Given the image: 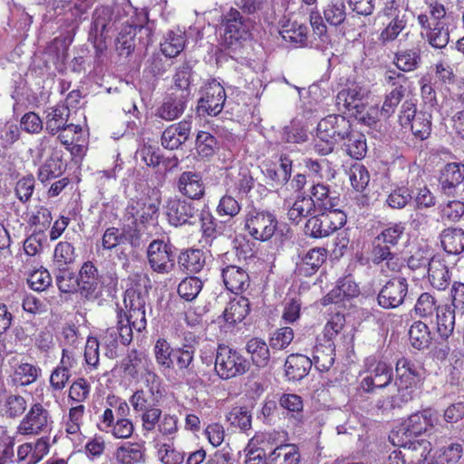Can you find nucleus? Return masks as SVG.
<instances>
[{
  "label": "nucleus",
  "instance_id": "52",
  "mask_svg": "<svg viewBox=\"0 0 464 464\" xmlns=\"http://www.w3.org/2000/svg\"><path fill=\"white\" fill-rule=\"evenodd\" d=\"M64 170L63 163L59 157H50L38 169V179L45 183L52 179H55L63 174Z\"/></svg>",
  "mask_w": 464,
  "mask_h": 464
},
{
  "label": "nucleus",
  "instance_id": "14",
  "mask_svg": "<svg viewBox=\"0 0 464 464\" xmlns=\"http://www.w3.org/2000/svg\"><path fill=\"white\" fill-rule=\"evenodd\" d=\"M408 293V283L404 277H393L389 280L378 294L380 306L393 309L401 305Z\"/></svg>",
  "mask_w": 464,
  "mask_h": 464
},
{
  "label": "nucleus",
  "instance_id": "31",
  "mask_svg": "<svg viewBox=\"0 0 464 464\" xmlns=\"http://www.w3.org/2000/svg\"><path fill=\"white\" fill-rule=\"evenodd\" d=\"M326 260V250L323 247H314L307 251L297 263L300 274L305 276L314 274Z\"/></svg>",
  "mask_w": 464,
  "mask_h": 464
},
{
  "label": "nucleus",
  "instance_id": "32",
  "mask_svg": "<svg viewBox=\"0 0 464 464\" xmlns=\"http://www.w3.org/2000/svg\"><path fill=\"white\" fill-rule=\"evenodd\" d=\"M42 370L29 362H19L14 366L12 382L16 386H28L37 381Z\"/></svg>",
  "mask_w": 464,
  "mask_h": 464
},
{
  "label": "nucleus",
  "instance_id": "15",
  "mask_svg": "<svg viewBox=\"0 0 464 464\" xmlns=\"http://www.w3.org/2000/svg\"><path fill=\"white\" fill-rule=\"evenodd\" d=\"M50 419L49 411L40 402H35L31 405L17 426V433L21 435H37L47 428Z\"/></svg>",
  "mask_w": 464,
  "mask_h": 464
},
{
  "label": "nucleus",
  "instance_id": "28",
  "mask_svg": "<svg viewBox=\"0 0 464 464\" xmlns=\"http://www.w3.org/2000/svg\"><path fill=\"white\" fill-rule=\"evenodd\" d=\"M312 365L309 357L300 353L291 354L285 362V375L288 380L300 381L308 374Z\"/></svg>",
  "mask_w": 464,
  "mask_h": 464
},
{
  "label": "nucleus",
  "instance_id": "3",
  "mask_svg": "<svg viewBox=\"0 0 464 464\" xmlns=\"http://www.w3.org/2000/svg\"><path fill=\"white\" fill-rule=\"evenodd\" d=\"M117 282V278L111 275H99L98 269L92 262H85L79 272L80 293L90 301L100 298L103 291L111 295Z\"/></svg>",
  "mask_w": 464,
  "mask_h": 464
},
{
  "label": "nucleus",
  "instance_id": "40",
  "mask_svg": "<svg viewBox=\"0 0 464 464\" xmlns=\"http://www.w3.org/2000/svg\"><path fill=\"white\" fill-rule=\"evenodd\" d=\"M342 143L343 150L353 159L362 160L366 155V138L359 131L352 130Z\"/></svg>",
  "mask_w": 464,
  "mask_h": 464
},
{
  "label": "nucleus",
  "instance_id": "6",
  "mask_svg": "<svg viewBox=\"0 0 464 464\" xmlns=\"http://www.w3.org/2000/svg\"><path fill=\"white\" fill-rule=\"evenodd\" d=\"M249 369V362L237 350L219 344L217 348L215 371L223 380L243 375Z\"/></svg>",
  "mask_w": 464,
  "mask_h": 464
},
{
  "label": "nucleus",
  "instance_id": "33",
  "mask_svg": "<svg viewBox=\"0 0 464 464\" xmlns=\"http://www.w3.org/2000/svg\"><path fill=\"white\" fill-rule=\"evenodd\" d=\"M250 312V303L245 296L239 295L227 304L223 313L224 319L228 324L243 321Z\"/></svg>",
  "mask_w": 464,
  "mask_h": 464
},
{
  "label": "nucleus",
  "instance_id": "26",
  "mask_svg": "<svg viewBox=\"0 0 464 464\" xmlns=\"http://www.w3.org/2000/svg\"><path fill=\"white\" fill-rule=\"evenodd\" d=\"M420 379V367L407 358H401L396 363V378L394 384L397 387H414Z\"/></svg>",
  "mask_w": 464,
  "mask_h": 464
},
{
  "label": "nucleus",
  "instance_id": "64",
  "mask_svg": "<svg viewBox=\"0 0 464 464\" xmlns=\"http://www.w3.org/2000/svg\"><path fill=\"white\" fill-rule=\"evenodd\" d=\"M463 455V445L459 442L450 443L441 450L438 457L440 464H457Z\"/></svg>",
  "mask_w": 464,
  "mask_h": 464
},
{
  "label": "nucleus",
  "instance_id": "60",
  "mask_svg": "<svg viewBox=\"0 0 464 464\" xmlns=\"http://www.w3.org/2000/svg\"><path fill=\"white\" fill-rule=\"evenodd\" d=\"M35 179L33 175H26L19 179L14 186V194L22 203H27L34 193Z\"/></svg>",
  "mask_w": 464,
  "mask_h": 464
},
{
  "label": "nucleus",
  "instance_id": "63",
  "mask_svg": "<svg viewBox=\"0 0 464 464\" xmlns=\"http://www.w3.org/2000/svg\"><path fill=\"white\" fill-rule=\"evenodd\" d=\"M251 413L246 407H234L227 415L228 421L233 426H237L243 430L251 428Z\"/></svg>",
  "mask_w": 464,
  "mask_h": 464
},
{
  "label": "nucleus",
  "instance_id": "17",
  "mask_svg": "<svg viewBox=\"0 0 464 464\" xmlns=\"http://www.w3.org/2000/svg\"><path fill=\"white\" fill-rule=\"evenodd\" d=\"M366 90L360 86H353L340 91L336 96V106L340 112L348 113L351 117L358 116L360 110H365L363 98Z\"/></svg>",
  "mask_w": 464,
  "mask_h": 464
},
{
  "label": "nucleus",
  "instance_id": "57",
  "mask_svg": "<svg viewBox=\"0 0 464 464\" xmlns=\"http://www.w3.org/2000/svg\"><path fill=\"white\" fill-rule=\"evenodd\" d=\"M203 286L202 281L196 276L184 278L178 286V294L186 301H193L200 293Z\"/></svg>",
  "mask_w": 464,
  "mask_h": 464
},
{
  "label": "nucleus",
  "instance_id": "23",
  "mask_svg": "<svg viewBox=\"0 0 464 464\" xmlns=\"http://www.w3.org/2000/svg\"><path fill=\"white\" fill-rule=\"evenodd\" d=\"M334 194L324 184L314 185L311 189V198L316 205V211H342L339 208L340 198Z\"/></svg>",
  "mask_w": 464,
  "mask_h": 464
},
{
  "label": "nucleus",
  "instance_id": "1",
  "mask_svg": "<svg viewBox=\"0 0 464 464\" xmlns=\"http://www.w3.org/2000/svg\"><path fill=\"white\" fill-rule=\"evenodd\" d=\"M437 420L436 413L431 409L412 413L392 431L390 440L394 446L419 451L420 457H426L431 450V444L417 438L430 435Z\"/></svg>",
  "mask_w": 464,
  "mask_h": 464
},
{
  "label": "nucleus",
  "instance_id": "2",
  "mask_svg": "<svg viewBox=\"0 0 464 464\" xmlns=\"http://www.w3.org/2000/svg\"><path fill=\"white\" fill-rule=\"evenodd\" d=\"M350 121L340 114H330L322 119L316 129L314 150L322 155L331 153L336 143L347 138L352 130Z\"/></svg>",
  "mask_w": 464,
  "mask_h": 464
},
{
  "label": "nucleus",
  "instance_id": "25",
  "mask_svg": "<svg viewBox=\"0 0 464 464\" xmlns=\"http://www.w3.org/2000/svg\"><path fill=\"white\" fill-rule=\"evenodd\" d=\"M222 278L227 289L236 294L246 290L250 285L246 271L237 266L222 268Z\"/></svg>",
  "mask_w": 464,
  "mask_h": 464
},
{
  "label": "nucleus",
  "instance_id": "30",
  "mask_svg": "<svg viewBox=\"0 0 464 464\" xmlns=\"http://www.w3.org/2000/svg\"><path fill=\"white\" fill-rule=\"evenodd\" d=\"M393 63L399 71L403 72H411L417 70L421 63L420 49L411 48L396 52Z\"/></svg>",
  "mask_w": 464,
  "mask_h": 464
},
{
  "label": "nucleus",
  "instance_id": "58",
  "mask_svg": "<svg viewBox=\"0 0 464 464\" xmlns=\"http://www.w3.org/2000/svg\"><path fill=\"white\" fill-rule=\"evenodd\" d=\"M157 456L163 464H181L184 453L176 450L172 443H158Z\"/></svg>",
  "mask_w": 464,
  "mask_h": 464
},
{
  "label": "nucleus",
  "instance_id": "22",
  "mask_svg": "<svg viewBox=\"0 0 464 464\" xmlns=\"http://www.w3.org/2000/svg\"><path fill=\"white\" fill-rule=\"evenodd\" d=\"M191 131V122L181 121L179 123L169 126L161 135V145L168 150H176L184 144Z\"/></svg>",
  "mask_w": 464,
  "mask_h": 464
},
{
  "label": "nucleus",
  "instance_id": "10",
  "mask_svg": "<svg viewBox=\"0 0 464 464\" xmlns=\"http://www.w3.org/2000/svg\"><path fill=\"white\" fill-rule=\"evenodd\" d=\"M147 257L150 268L160 274L169 273L175 265L173 246L163 240H153L149 245Z\"/></svg>",
  "mask_w": 464,
  "mask_h": 464
},
{
  "label": "nucleus",
  "instance_id": "8",
  "mask_svg": "<svg viewBox=\"0 0 464 464\" xmlns=\"http://www.w3.org/2000/svg\"><path fill=\"white\" fill-rule=\"evenodd\" d=\"M249 19L242 16L237 9L231 8L226 15V24L221 45L227 50L237 51L241 41L248 35Z\"/></svg>",
  "mask_w": 464,
  "mask_h": 464
},
{
  "label": "nucleus",
  "instance_id": "19",
  "mask_svg": "<svg viewBox=\"0 0 464 464\" xmlns=\"http://www.w3.org/2000/svg\"><path fill=\"white\" fill-rule=\"evenodd\" d=\"M166 208L169 222L175 227L191 224V219L195 218L198 213V209L191 202L179 198H169Z\"/></svg>",
  "mask_w": 464,
  "mask_h": 464
},
{
  "label": "nucleus",
  "instance_id": "11",
  "mask_svg": "<svg viewBox=\"0 0 464 464\" xmlns=\"http://www.w3.org/2000/svg\"><path fill=\"white\" fill-rule=\"evenodd\" d=\"M112 15L113 12L109 6H101L93 11L89 40L97 52L106 49L107 34L111 27Z\"/></svg>",
  "mask_w": 464,
  "mask_h": 464
},
{
  "label": "nucleus",
  "instance_id": "13",
  "mask_svg": "<svg viewBox=\"0 0 464 464\" xmlns=\"http://www.w3.org/2000/svg\"><path fill=\"white\" fill-rule=\"evenodd\" d=\"M195 353L196 348L191 344H183L181 347L174 349L173 361L177 367V372L189 385H197L200 382L195 365Z\"/></svg>",
  "mask_w": 464,
  "mask_h": 464
},
{
  "label": "nucleus",
  "instance_id": "5",
  "mask_svg": "<svg viewBox=\"0 0 464 464\" xmlns=\"http://www.w3.org/2000/svg\"><path fill=\"white\" fill-rule=\"evenodd\" d=\"M384 16L390 19L379 35L382 44L395 41L399 35L407 29L411 21L408 9L396 0H389L382 8Z\"/></svg>",
  "mask_w": 464,
  "mask_h": 464
},
{
  "label": "nucleus",
  "instance_id": "21",
  "mask_svg": "<svg viewBox=\"0 0 464 464\" xmlns=\"http://www.w3.org/2000/svg\"><path fill=\"white\" fill-rule=\"evenodd\" d=\"M176 188L180 194L193 200L201 199L205 195L202 175L197 171L182 172L176 181Z\"/></svg>",
  "mask_w": 464,
  "mask_h": 464
},
{
  "label": "nucleus",
  "instance_id": "54",
  "mask_svg": "<svg viewBox=\"0 0 464 464\" xmlns=\"http://www.w3.org/2000/svg\"><path fill=\"white\" fill-rule=\"evenodd\" d=\"M426 39L433 48H445L450 42L449 27L444 23H434L427 32Z\"/></svg>",
  "mask_w": 464,
  "mask_h": 464
},
{
  "label": "nucleus",
  "instance_id": "56",
  "mask_svg": "<svg viewBox=\"0 0 464 464\" xmlns=\"http://www.w3.org/2000/svg\"><path fill=\"white\" fill-rule=\"evenodd\" d=\"M75 252L73 246L67 242H59L53 253V263L55 267H66L75 260Z\"/></svg>",
  "mask_w": 464,
  "mask_h": 464
},
{
  "label": "nucleus",
  "instance_id": "36",
  "mask_svg": "<svg viewBox=\"0 0 464 464\" xmlns=\"http://www.w3.org/2000/svg\"><path fill=\"white\" fill-rule=\"evenodd\" d=\"M27 409L26 400L19 394H6L1 401L0 411L6 419H17Z\"/></svg>",
  "mask_w": 464,
  "mask_h": 464
},
{
  "label": "nucleus",
  "instance_id": "34",
  "mask_svg": "<svg viewBox=\"0 0 464 464\" xmlns=\"http://www.w3.org/2000/svg\"><path fill=\"white\" fill-rule=\"evenodd\" d=\"M69 113L68 107L64 105H57L51 108L46 116V131L51 135H55L60 130H67Z\"/></svg>",
  "mask_w": 464,
  "mask_h": 464
},
{
  "label": "nucleus",
  "instance_id": "59",
  "mask_svg": "<svg viewBox=\"0 0 464 464\" xmlns=\"http://www.w3.org/2000/svg\"><path fill=\"white\" fill-rule=\"evenodd\" d=\"M434 256L436 255H432L429 249H418L408 258V267L413 271L420 270L425 275Z\"/></svg>",
  "mask_w": 464,
  "mask_h": 464
},
{
  "label": "nucleus",
  "instance_id": "49",
  "mask_svg": "<svg viewBox=\"0 0 464 464\" xmlns=\"http://www.w3.org/2000/svg\"><path fill=\"white\" fill-rule=\"evenodd\" d=\"M359 293L358 285L352 276H345L338 281L336 287L328 295V298L337 303L345 297H354Z\"/></svg>",
  "mask_w": 464,
  "mask_h": 464
},
{
  "label": "nucleus",
  "instance_id": "16",
  "mask_svg": "<svg viewBox=\"0 0 464 464\" xmlns=\"http://www.w3.org/2000/svg\"><path fill=\"white\" fill-rule=\"evenodd\" d=\"M372 262L380 266L382 274L396 273L400 271L402 262L397 253L392 251L389 245H383L372 240L370 254Z\"/></svg>",
  "mask_w": 464,
  "mask_h": 464
},
{
  "label": "nucleus",
  "instance_id": "48",
  "mask_svg": "<svg viewBox=\"0 0 464 464\" xmlns=\"http://www.w3.org/2000/svg\"><path fill=\"white\" fill-rule=\"evenodd\" d=\"M315 207L311 196H298L288 210V218L292 221L298 222L301 218L317 212Z\"/></svg>",
  "mask_w": 464,
  "mask_h": 464
},
{
  "label": "nucleus",
  "instance_id": "53",
  "mask_svg": "<svg viewBox=\"0 0 464 464\" xmlns=\"http://www.w3.org/2000/svg\"><path fill=\"white\" fill-rule=\"evenodd\" d=\"M55 277L58 288L63 293H72L79 287V276H75L70 266L56 267Z\"/></svg>",
  "mask_w": 464,
  "mask_h": 464
},
{
  "label": "nucleus",
  "instance_id": "42",
  "mask_svg": "<svg viewBox=\"0 0 464 464\" xmlns=\"http://www.w3.org/2000/svg\"><path fill=\"white\" fill-rule=\"evenodd\" d=\"M192 65L185 62L176 69V72L173 75L174 91L179 95L187 98H190V84L192 78Z\"/></svg>",
  "mask_w": 464,
  "mask_h": 464
},
{
  "label": "nucleus",
  "instance_id": "20",
  "mask_svg": "<svg viewBox=\"0 0 464 464\" xmlns=\"http://www.w3.org/2000/svg\"><path fill=\"white\" fill-rule=\"evenodd\" d=\"M392 368L384 362H378L369 374L362 378L360 389L365 392H372L375 389H382L388 386L392 380Z\"/></svg>",
  "mask_w": 464,
  "mask_h": 464
},
{
  "label": "nucleus",
  "instance_id": "27",
  "mask_svg": "<svg viewBox=\"0 0 464 464\" xmlns=\"http://www.w3.org/2000/svg\"><path fill=\"white\" fill-rule=\"evenodd\" d=\"M426 274L430 285L438 290H445L450 283V275L448 266L440 256H434L430 263Z\"/></svg>",
  "mask_w": 464,
  "mask_h": 464
},
{
  "label": "nucleus",
  "instance_id": "46",
  "mask_svg": "<svg viewBox=\"0 0 464 464\" xmlns=\"http://www.w3.org/2000/svg\"><path fill=\"white\" fill-rule=\"evenodd\" d=\"M246 351L251 354L254 364L257 367H266L270 361V352L265 341L253 338L246 343Z\"/></svg>",
  "mask_w": 464,
  "mask_h": 464
},
{
  "label": "nucleus",
  "instance_id": "61",
  "mask_svg": "<svg viewBox=\"0 0 464 464\" xmlns=\"http://www.w3.org/2000/svg\"><path fill=\"white\" fill-rule=\"evenodd\" d=\"M260 436L253 437L246 448L245 464H269L265 450L258 448Z\"/></svg>",
  "mask_w": 464,
  "mask_h": 464
},
{
  "label": "nucleus",
  "instance_id": "55",
  "mask_svg": "<svg viewBox=\"0 0 464 464\" xmlns=\"http://www.w3.org/2000/svg\"><path fill=\"white\" fill-rule=\"evenodd\" d=\"M409 338L411 345L418 350L428 347L430 340L428 326L420 321L413 323L409 330Z\"/></svg>",
  "mask_w": 464,
  "mask_h": 464
},
{
  "label": "nucleus",
  "instance_id": "44",
  "mask_svg": "<svg viewBox=\"0 0 464 464\" xmlns=\"http://www.w3.org/2000/svg\"><path fill=\"white\" fill-rule=\"evenodd\" d=\"M455 326V311L449 305L440 306L437 309L438 333L443 339H448L453 333Z\"/></svg>",
  "mask_w": 464,
  "mask_h": 464
},
{
  "label": "nucleus",
  "instance_id": "35",
  "mask_svg": "<svg viewBox=\"0 0 464 464\" xmlns=\"http://www.w3.org/2000/svg\"><path fill=\"white\" fill-rule=\"evenodd\" d=\"M144 449L138 443H124L114 452V458L118 464H138L144 461Z\"/></svg>",
  "mask_w": 464,
  "mask_h": 464
},
{
  "label": "nucleus",
  "instance_id": "4",
  "mask_svg": "<svg viewBox=\"0 0 464 464\" xmlns=\"http://www.w3.org/2000/svg\"><path fill=\"white\" fill-rule=\"evenodd\" d=\"M399 122L403 129H410L418 140H427L431 133V114L426 111H417L412 100H406L400 111Z\"/></svg>",
  "mask_w": 464,
  "mask_h": 464
},
{
  "label": "nucleus",
  "instance_id": "12",
  "mask_svg": "<svg viewBox=\"0 0 464 464\" xmlns=\"http://www.w3.org/2000/svg\"><path fill=\"white\" fill-rule=\"evenodd\" d=\"M224 87L217 81L208 82L198 102L197 111L199 115L217 116L224 107L226 102Z\"/></svg>",
  "mask_w": 464,
  "mask_h": 464
},
{
  "label": "nucleus",
  "instance_id": "51",
  "mask_svg": "<svg viewBox=\"0 0 464 464\" xmlns=\"http://www.w3.org/2000/svg\"><path fill=\"white\" fill-rule=\"evenodd\" d=\"M154 356L157 363L164 368L170 370L174 366V349L171 348L169 342L164 338H160L157 340L154 345Z\"/></svg>",
  "mask_w": 464,
  "mask_h": 464
},
{
  "label": "nucleus",
  "instance_id": "7",
  "mask_svg": "<svg viewBox=\"0 0 464 464\" xmlns=\"http://www.w3.org/2000/svg\"><path fill=\"white\" fill-rule=\"evenodd\" d=\"M317 212L304 226V233L311 237H326L346 223V214L343 211Z\"/></svg>",
  "mask_w": 464,
  "mask_h": 464
},
{
  "label": "nucleus",
  "instance_id": "47",
  "mask_svg": "<svg viewBox=\"0 0 464 464\" xmlns=\"http://www.w3.org/2000/svg\"><path fill=\"white\" fill-rule=\"evenodd\" d=\"M149 363L148 358L145 354L139 353L136 350H131L128 355L121 361V368L124 373L132 379L139 376V372L142 367H146Z\"/></svg>",
  "mask_w": 464,
  "mask_h": 464
},
{
  "label": "nucleus",
  "instance_id": "41",
  "mask_svg": "<svg viewBox=\"0 0 464 464\" xmlns=\"http://www.w3.org/2000/svg\"><path fill=\"white\" fill-rule=\"evenodd\" d=\"M269 464H298L300 454L294 444H282L276 447L267 457Z\"/></svg>",
  "mask_w": 464,
  "mask_h": 464
},
{
  "label": "nucleus",
  "instance_id": "37",
  "mask_svg": "<svg viewBox=\"0 0 464 464\" xmlns=\"http://www.w3.org/2000/svg\"><path fill=\"white\" fill-rule=\"evenodd\" d=\"M159 402L153 387L139 389L130 398V403L136 413L153 409L159 406Z\"/></svg>",
  "mask_w": 464,
  "mask_h": 464
},
{
  "label": "nucleus",
  "instance_id": "29",
  "mask_svg": "<svg viewBox=\"0 0 464 464\" xmlns=\"http://www.w3.org/2000/svg\"><path fill=\"white\" fill-rule=\"evenodd\" d=\"M334 344L332 340L316 344L313 352L312 362L320 372H327L334 362Z\"/></svg>",
  "mask_w": 464,
  "mask_h": 464
},
{
  "label": "nucleus",
  "instance_id": "39",
  "mask_svg": "<svg viewBox=\"0 0 464 464\" xmlns=\"http://www.w3.org/2000/svg\"><path fill=\"white\" fill-rule=\"evenodd\" d=\"M441 246L449 254L458 255L464 251V230L449 227L440 236Z\"/></svg>",
  "mask_w": 464,
  "mask_h": 464
},
{
  "label": "nucleus",
  "instance_id": "18",
  "mask_svg": "<svg viewBox=\"0 0 464 464\" xmlns=\"http://www.w3.org/2000/svg\"><path fill=\"white\" fill-rule=\"evenodd\" d=\"M441 192L448 197H455L460 188H464V165L448 163L440 177Z\"/></svg>",
  "mask_w": 464,
  "mask_h": 464
},
{
  "label": "nucleus",
  "instance_id": "24",
  "mask_svg": "<svg viewBox=\"0 0 464 464\" xmlns=\"http://www.w3.org/2000/svg\"><path fill=\"white\" fill-rule=\"evenodd\" d=\"M188 98L172 92L158 108L156 115L165 121H174L185 111Z\"/></svg>",
  "mask_w": 464,
  "mask_h": 464
},
{
  "label": "nucleus",
  "instance_id": "50",
  "mask_svg": "<svg viewBox=\"0 0 464 464\" xmlns=\"http://www.w3.org/2000/svg\"><path fill=\"white\" fill-rule=\"evenodd\" d=\"M185 47V34L181 31L168 33L165 41L160 44L161 52L166 57L178 56Z\"/></svg>",
  "mask_w": 464,
  "mask_h": 464
},
{
  "label": "nucleus",
  "instance_id": "45",
  "mask_svg": "<svg viewBox=\"0 0 464 464\" xmlns=\"http://www.w3.org/2000/svg\"><path fill=\"white\" fill-rule=\"evenodd\" d=\"M292 174V160L286 155L280 157V164L266 169V177L276 186L285 185Z\"/></svg>",
  "mask_w": 464,
  "mask_h": 464
},
{
  "label": "nucleus",
  "instance_id": "38",
  "mask_svg": "<svg viewBox=\"0 0 464 464\" xmlns=\"http://www.w3.org/2000/svg\"><path fill=\"white\" fill-rule=\"evenodd\" d=\"M205 255L199 249H187L179 256V266L188 274H196L205 266Z\"/></svg>",
  "mask_w": 464,
  "mask_h": 464
},
{
  "label": "nucleus",
  "instance_id": "62",
  "mask_svg": "<svg viewBox=\"0 0 464 464\" xmlns=\"http://www.w3.org/2000/svg\"><path fill=\"white\" fill-rule=\"evenodd\" d=\"M52 214L48 208L39 205L29 216L28 224L39 228L40 231L46 229L52 222Z\"/></svg>",
  "mask_w": 464,
  "mask_h": 464
},
{
  "label": "nucleus",
  "instance_id": "9",
  "mask_svg": "<svg viewBox=\"0 0 464 464\" xmlns=\"http://www.w3.org/2000/svg\"><path fill=\"white\" fill-rule=\"evenodd\" d=\"M245 227L253 238L266 241L275 234L277 220L270 212L251 211L246 218Z\"/></svg>",
  "mask_w": 464,
  "mask_h": 464
},
{
  "label": "nucleus",
  "instance_id": "43",
  "mask_svg": "<svg viewBox=\"0 0 464 464\" xmlns=\"http://www.w3.org/2000/svg\"><path fill=\"white\" fill-rule=\"evenodd\" d=\"M308 28L306 25L295 22H289L280 31L282 38L295 46H303L307 41Z\"/></svg>",
  "mask_w": 464,
  "mask_h": 464
}]
</instances>
